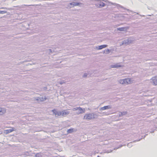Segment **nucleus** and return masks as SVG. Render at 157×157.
Returning <instances> with one entry per match:
<instances>
[{
    "instance_id": "29",
    "label": "nucleus",
    "mask_w": 157,
    "mask_h": 157,
    "mask_svg": "<svg viewBox=\"0 0 157 157\" xmlns=\"http://www.w3.org/2000/svg\"><path fill=\"white\" fill-rule=\"evenodd\" d=\"M141 139H141H140L139 140H135L134 141H133V142H135L136 141H140Z\"/></svg>"
},
{
    "instance_id": "31",
    "label": "nucleus",
    "mask_w": 157,
    "mask_h": 157,
    "mask_svg": "<svg viewBox=\"0 0 157 157\" xmlns=\"http://www.w3.org/2000/svg\"><path fill=\"white\" fill-rule=\"evenodd\" d=\"M140 15L141 16V15ZM142 16L144 17V15H142Z\"/></svg>"
},
{
    "instance_id": "26",
    "label": "nucleus",
    "mask_w": 157,
    "mask_h": 157,
    "mask_svg": "<svg viewBox=\"0 0 157 157\" xmlns=\"http://www.w3.org/2000/svg\"><path fill=\"white\" fill-rule=\"evenodd\" d=\"M122 145H120V146H119V147H117V148H115L114 149V150H116V149H117V148H120V147H122Z\"/></svg>"
},
{
    "instance_id": "10",
    "label": "nucleus",
    "mask_w": 157,
    "mask_h": 157,
    "mask_svg": "<svg viewBox=\"0 0 157 157\" xmlns=\"http://www.w3.org/2000/svg\"><path fill=\"white\" fill-rule=\"evenodd\" d=\"M111 108V107L109 105H107L103 107H101L100 109V110H104L107 109H110Z\"/></svg>"
},
{
    "instance_id": "9",
    "label": "nucleus",
    "mask_w": 157,
    "mask_h": 157,
    "mask_svg": "<svg viewBox=\"0 0 157 157\" xmlns=\"http://www.w3.org/2000/svg\"><path fill=\"white\" fill-rule=\"evenodd\" d=\"M128 29V27H123L121 28H117V30L121 31H126Z\"/></svg>"
},
{
    "instance_id": "28",
    "label": "nucleus",
    "mask_w": 157,
    "mask_h": 157,
    "mask_svg": "<svg viewBox=\"0 0 157 157\" xmlns=\"http://www.w3.org/2000/svg\"><path fill=\"white\" fill-rule=\"evenodd\" d=\"M64 83V82H60L59 83H60V84H63V83Z\"/></svg>"
},
{
    "instance_id": "2",
    "label": "nucleus",
    "mask_w": 157,
    "mask_h": 157,
    "mask_svg": "<svg viewBox=\"0 0 157 157\" xmlns=\"http://www.w3.org/2000/svg\"><path fill=\"white\" fill-rule=\"evenodd\" d=\"M134 41V40L131 38L124 40L122 41V45H128L131 43H133Z\"/></svg>"
},
{
    "instance_id": "20",
    "label": "nucleus",
    "mask_w": 157,
    "mask_h": 157,
    "mask_svg": "<svg viewBox=\"0 0 157 157\" xmlns=\"http://www.w3.org/2000/svg\"><path fill=\"white\" fill-rule=\"evenodd\" d=\"M113 151V150H106L104 151V152L105 153H109L110 152H112Z\"/></svg>"
},
{
    "instance_id": "25",
    "label": "nucleus",
    "mask_w": 157,
    "mask_h": 157,
    "mask_svg": "<svg viewBox=\"0 0 157 157\" xmlns=\"http://www.w3.org/2000/svg\"><path fill=\"white\" fill-rule=\"evenodd\" d=\"M87 76V73H85L84 74L83 77H86Z\"/></svg>"
},
{
    "instance_id": "24",
    "label": "nucleus",
    "mask_w": 157,
    "mask_h": 157,
    "mask_svg": "<svg viewBox=\"0 0 157 157\" xmlns=\"http://www.w3.org/2000/svg\"><path fill=\"white\" fill-rule=\"evenodd\" d=\"M36 157H40L41 155L39 153H37L35 155Z\"/></svg>"
},
{
    "instance_id": "22",
    "label": "nucleus",
    "mask_w": 157,
    "mask_h": 157,
    "mask_svg": "<svg viewBox=\"0 0 157 157\" xmlns=\"http://www.w3.org/2000/svg\"><path fill=\"white\" fill-rule=\"evenodd\" d=\"M127 146L128 147H132V142H131V143H128V144H127Z\"/></svg>"
},
{
    "instance_id": "17",
    "label": "nucleus",
    "mask_w": 157,
    "mask_h": 157,
    "mask_svg": "<svg viewBox=\"0 0 157 157\" xmlns=\"http://www.w3.org/2000/svg\"><path fill=\"white\" fill-rule=\"evenodd\" d=\"M127 113V112H121L119 114V117H120L122 116L125 115Z\"/></svg>"
},
{
    "instance_id": "19",
    "label": "nucleus",
    "mask_w": 157,
    "mask_h": 157,
    "mask_svg": "<svg viewBox=\"0 0 157 157\" xmlns=\"http://www.w3.org/2000/svg\"><path fill=\"white\" fill-rule=\"evenodd\" d=\"M110 51H111L110 50L108 49H106L104 51V52H105L106 54H108L110 53Z\"/></svg>"
},
{
    "instance_id": "4",
    "label": "nucleus",
    "mask_w": 157,
    "mask_h": 157,
    "mask_svg": "<svg viewBox=\"0 0 157 157\" xmlns=\"http://www.w3.org/2000/svg\"><path fill=\"white\" fill-rule=\"evenodd\" d=\"M119 82L122 84H128L130 83V80L128 78L120 79L119 80Z\"/></svg>"
},
{
    "instance_id": "32",
    "label": "nucleus",
    "mask_w": 157,
    "mask_h": 157,
    "mask_svg": "<svg viewBox=\"0 0 157 157\" xmlns=\"http://www.w3.org/2000/svg\"><path fill=\"white\" fill-rule=\"evenodd\" d=\"M100 157V156H98V157Z\"/></svg>"
},
{
    "instance_id": "11",
    "label": "nucleus",
    "mask_w": 157,
    "mask_h": 157,
    "mask_svg": "<svg viewBox=\"0 0 157 157\" xmlns=\"http://www.w3.org/2000/svg\"><path fill=\"white\" fill-rule=\"evenodd\" d=\"M108 45H102L100 46H98V47H97V49L98 50H101L103 48H106L107 47Z\"/></svg>"
},
{
    "instance_id": "23",
    "label": "nucleus",
    "mask_w": 157,
    "mask_h": 157,
    "mask_svg": "<svg viewBox=\"0 0 157 157\" xmlns=\"http://www.w3.org/2000/svg\"><path fill=\"white\" fill-rule=\"evenodd\" d=\"M119 6L123 9H124V10H126V9H125V8H124V7H123V6H120V5H119ZM127 10L128 11H130L131 12H132V11H131V10H129L128 9H127Z\"/></svg>"
},
{
    "instance_id": "16",
    "label": "nucleus",
    "mask_w": 157,
    "mask_h": 157,
    "mask_svg": "<svg viewBox=\"0 0 157 157\" xmlns=\"http://www.w3.org/2000/svg\"><path fill=\"white\" fill-rule=\"evenodd\" d=\"M80 4V3L77 2H72L70 3V4L71 5H72L73 6H76L79 5Z\"/></svg>"
},
{
    "instance_id": "1",
    "label": "nucleus",
    "mask_w": 157,
    "mask_h": 157,
    "mask_svg": "<svg viewBox=\"0 0 157 157\" xmlns=\"http://www.w3.org/2000/svg\"><path fill=\"white\" fill-rule=\"evenodd\" d=\"M95 1H98V2L95 5L96 7L98 8H101L105 6V3L101 2V1H103V0H95Z\"/></svg>"
},
{
    "instance_id": "30",
    "label": "nucleus",
    "mask_w": 157,
    "mask_h": 157,
    "mask_svg": "<svg viewBox=\"0 0 157 157\" xmlns=\"http://www.w3.org/2000/svg\"><path fill=\"white\" fill-rule=\"evenodd\" d=\"M49 52H52V50L51 49H49Z\"/></svg>"
},
{
    "instance_id": "8",
    "label": "nucleus",
    "mask_w": 157,
    "mask_h": 157,
    "mask_svg": "<svg viewBox=\"0 0 157 157\" xmlns=\"http://www.w3.org/2000/svg\"><path fill=\"white\" fill-rule=\"evenodd\" d=\"M61 116H64L68 115L70 113V112L67 110H65L61 111Z\"/></svg>"
},
{
    "instance_id": "6",
    "label": "nucleus",
    "mask_w": 157,
    "mask_h": 157,
    "mask_svg": "<svg viewBox=\"0 0 157 157\" xmlns=\"http://www.w3.org/2000/svg\"><path fill=\"white\" fill-rule=\"evenodd\" d=\"M52 111L56 117L61 116V113L60 111H57L55 109H54L52 110Z\"/></svg>"
},
{
    "instance_id": "12",
    "label": "nucleus",
    "mask_w": 157,
    "mask_h": 157,
    "mask_svg": "<svg viewBox=\"0 0 157 157\" xmlns=\"http://www.w3.org/2000/svg\"><path fill=\"white\" fill-rule=\"evenodd\" d=\"M121 67V66L120 65L119 63H116L112 65L111 67L112 68H118Z\"/></svg>"
},
{
    "instance_id": "5",
    "label": "nucleus",
    "mask_w": 157,
    "mask_h": 157,
    "mask_svg": "<svg viewBox=\"0 0 157 157\" xmlns=\"http://www.w3.org/2000/svg\"><path fill=\"white\" fill-rule=\"evenodd\" d=\"M72 110L74 111H75L76 110H78V111L77 113L78 114H79L80 113H84L85 110L84 109V110H83L82 108H81L80 107H76V108H74L72 109Z\"/></svg>"
},
{
    "instance_id": "7",
    "label": "nucleus",
    "mask_w": 157,
    "mask_h": 157,
    "mask_svg": "<svg viewBox=\"0 0 157 157\" xmlns=\"http://www.w3.org/2000/svg\"><path fill=\"white\" fill-rule=\"evenodd\" d=\"M151 82L154 85H157V77H153L151 79Z\"/></svg>"
},
{
    "instance_id": "3",
    "label": "nucleus",
    "mask_w": 157,
    "mask_h": 157,
    "mask_svg": "<svg viewBox=\"0 0 157 157\" xmlns=\"http://www.w3.org/2000/svg\"><path fill=\"white\" fill-rule=\"evenodd\" d=\"M94 113H89L86 114L84 116L83 118L87 120H89L94 117Z\"/></svg>"
},
{
    "instance_id": "14",
    "label": "nucleus",
    "mask_w": 157,
    "mask_h": 157,
    "mask_svg": "<svg viewBox=\"0 0 157 157\" xmlns=\"http://www.w3.org/2000/svg\"><path fill=\"white\" fill-rule=\"evenodd\" d=\"M46 99V98L45 96L43 97H42L38 98L37 99H36V100L40 101H43L45 100Z\"/></svg>"
},
{
    "instance_id": "15",
    "label": "nucleus",
    "mask_w": 157,
    "mask_h": 157,
    "mask_svg": "<svg viewBox=\"0 0 157 157\" xmlns=\"http://www.w3.org/2000/svg\"><path fill=\"white\" fill-rule=\"evenodd\" d=\"M15 129H14V128H12V129L6 130H5V133H6V134H8L10 132H12L14 131H15V130H14Z\"/></svg>"
},
{
    "instance_id": "27",
    "label": "nucleus",
    "mask_w": 157,
    "mask_h": 157,
    "mask_svg": "<svg viewBox=\"0 0 157 157\" xmlns=\"http://www.w3.org/2000/svg\"><path fill=\"white\" fill-rule=\"evenodd\" d=\"M0 9H7V8L6 7H2L1 8H0Z\"/></svg>"
},
{
    "instance_id": "21",
    "label": "nucleus",
    "mask_w": 157,
    "mask_h": 157,
    "mask_svg": "<svg viewBox=\"0 0 157 157\" xmlns=\"http://www.w3.org/2000/svg\"><path fill=\"white\" fill-rule=\"evenodd\" d=\"M7 11H6L0 10V14H4L7 13Z\"/></svg>"
},
{
    "instance_id": "18",
    "label": "nucleus",
    "mask_w": 157,
    "mask_h": 157,
    "mask_svg": "<svg viewBox=\"0 0 157 157\" xmlns=\"http://www.w3.org/2000/svg\"><path fill=\"white\" fill-rule=\"evenodd\" d=\"M73 132V128H70V129H68L67 131V132L68 133H71Z\"/></svg>"
},
{
    "instance_id": "13",
    "label": "nucleus",
    "mask_w": 157,
    "mask_h": 157,
    "mask_svg": "<svg viewBox=\"0 0 157 157\" xmlns=\"http://www.w3.org/2000/svg\"><path fill=\"white\" fill-rule=\"evenodd\" d=\"M6 112V109L2 108H0V115H2L5 113Z\"/></svg>"
}]
</instances>
